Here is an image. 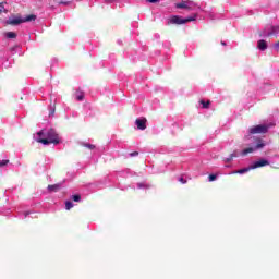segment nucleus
I'll return each mask as SVG.
<instances>
[{"mask_svg":"<svg viewBox=\"0 0 279 279\" xmlns=\"http://www.w3.org/2000/svg\"><path fill=\"white\" fill-rule=\"evenodd\" d=\"M37 143H41V145H58L60 144V136L56 132V130H41L37 133Z\"/></svg>","mask_w":279,"mask_h":279,"instance_id":"1","label":"nucleus"},{"mask_svg":"<svg viewBox=\"0 0 279 279\" xmlns=\"http://www.w3.org/2000/svg\"><path fill=\"white\" fill-rule=\"evenodd\" d=\"M197 14L183 19L179 15H172L168 19L167 25H184L191 23V21H196Z\"/></svg>","mask_w":279,"mask_h":279,"instance_id":"2","label":"nucleus"},{"mask_svg":"<svg viewBox=\"0 0 279 279\" xmlns=\"http://www.w3.org/2000/svg\"><path fill=\"white\" fill-rule=\"evenodd\" d=\"M32 21H36V15L31 14V15H27L26 17L15 16V17L9 19L7 21V25H21V23H29Z\"/></svg>","mask_w":279,"mask_h":279,"instance_id":"3","label":"nucleus"},{"mask_svg":"<svg viewBox=\"0 0 279 279\" xmlns=\"http://www.w3.org/2000/svg\"><path fill=\"white\" fill-rule=\"evenodd\" d=\"M263 147H265V141H263L262 138H256L254 146L242 150V156H247V154H254V151H258V149H263Z\"/></svg>","mask_w":279,"mask_h":279,"instance_id":"4","label":"nucleus"},{"mask_svg":"<svg viewBox=\"0 0 279 279\" xmlns=\"http://www.w3.org/2000/svg\"><path fill=\"white\" fill-rule=\"evenodd\" d=\"M175 8H178L179 10H189V11L199 9V7L191 0L181 1V2L177 3Z\"/></svg>","mask_w":279,"mask_h":279,"instance_id":"5","label":"nucleus"},{"mask_svg":"<svg viewBox=\"0 0 279 279\" xmlns=\"http://www.w3.org/2000/svg\"><path fill=\"white\" fill-rule=\"evenodd\" d=\"M269 128H271L269 124H259L251 128L248 132L250 134H267V132H269Z\"/></svg>","mask_w":279,"mask_h":279,"instance_id":"6","label":"nucleus"},{"mask_svg":"<svg viewBox=\"0 0 279 279\" xmlns=\"http://www.w3.org/2000/svg\"><path fill=\"white\" fill-rule=\"evenodd\" d=\"M269 166V161L266 159H259L255 161L252 166L251 169H260V167H267Z\"/></svg>","mask_w":279,"mask_h":279,"instance_id":"7","label":"nucleus"},{"mask_svg":"<svg viewBox=\"0 0 279 279\" xmlns=\"http://www.w3.org/2000/svg\"><path fill=\"white\" fill-rule=\"evenodd\" d=\"M135 125L137 126V130H146L147 129V119H145V118L136 119Z\"/></svg>","mask_w":279,"mask_h":279,"instance_id":"8","label":"nucleus"},{"mask_svg":"<svg viewBox=\"0 0 279 279\" xmlns=\"http://www.w3.org/2000/svg\"><path fill=\"white\" fill-rule=\"evenodd\" d=\"M61 189H62V183L48 185V191H50V193H56V192L60 191Z\"/></svg>","mask_w":279,"mask_h":279,"instance_id":"9","label":"nucleus"},{"mask_svg":"<svg viewBox=\"0 0 279 279\" xmlns=\"http://www.w3.org/2000/svg\"><path fill=\"white\" fill-rule=\"evenodd\" d=\"M257 49H259V51H265V49H267V41H265V39L258 40Z\"/></svg>","mask_w":279,"mask_h":279,"instance_id":"10","label":"nucleus"},{"mask_svg":"<svg viewBox=\"0 0 279 279\" xmlns=\"http://www.w3.org/2000/svg\"><path fill=\"white\" fill-rule=\"evenodd\" d=\"M252 166H250L248 168H243V169H240L238 171H233L231 173H239L240 175H243V173H247V171H252Z\"/></svg>","mask_w":279,"mask_h":279,"instance_id":"11","label":"nucleus"},{"mask_svg":"<svg viewBox=\"0 0 279 279\" xmlns=\"http://www.w3.org/2000/svg\"><path fill=\"white\" fill-rule=\"evenodd\" d=\"M75 97H76L77 101H83L84 100V92L77 90L75 93Z\"/></svg>","mask_w":279,"mask_h":279,"instance_id":"12","label":"nucleus"},{"mask_svg":"<svg viewBox=\"0 0 279 279\" xmlns=\"http://www.w3.org/2000/svg\"><path fill=\"white\" fill-rule=\"evenodd\" d=\"M271 29L272 31L270 33H268V36H271V34H278L279 33V26H272Z\"/></svg>","mask_w":279,"mask_h":279,"instance_id":"13","label":"nucleus"},{"mask_svg":"<svg viewBox=\"0 0 279 279\" xmlns=\"http://www.w3.org/2000/svg\"><path fill=\"white\" fill-rule=\"evenodd\" d=\"M236 158V151H234L233 154H231L227 159L226 162H232V159Z\"/></svg>","mask_w":279,"mask_h":279,"instance_id":"14","label":"nucleus"},{"mask_svg":"<svg viewBox=\"0 0 279 279\" xmlns=\"http://www.w3.org/2000/svg\"><path fill=\"white\" fill-rule=\"evenodd\" d=\"M71 199H73V202H81L82 196H80V194H75V195H72Z\"/></svg>","mask_w":279,"mask_h":279,"instance_id":"15","label":"nucleus"},{"mask_svg":"<svg viewBox=\"0 0 279 279\" xmlns=\"http://www.w3.org/2000/svg\"><path fill=\"white\" fill-rule=\"evenodd\" d=\"M5 36H7L8 38H16V33H14V32H8V33H5Z\"/></svg>","mask_w":279,"mask_h":279,"instance_id":"16","label":"nucleus"},{"mask_svg":"<svg viewBox=\"0 0 279 279\" xmlns=\"http://www.w3.org/2000/svg\"><path fill=\"white\" fill-rule=\"evenodd\" d=\"M71 208H73V203H71L70 201L65 202V210H71Z\"/></svg>","mask_w":279,"mask_h":279,"instance_id":"17","label":"nucleus"},{"mask_svg":"<svg viewBox=\"0 0 279 279\" xmlns=\"http://www.w3.org/2000/svg\"><path fill=\"white\" fill-rule=\"evenodd\" d=\"M7 165H10V160L8 159L0 160V167H7Z\"/></svg>","mask_w":279,"mask_h":279,"instance_id":"18","label":"nucleus"},{"mask_svg":"<svg viewBox=\"0 0 279 279\" xmlns=\"http://www.w3.org/2000/svg\"><path fill=\"white\" fill-rule=\"evenodd\" d=\"M201 104H202L203 108H209V106H210V101L201 100Z\"/></svg>","mask_w":279,"mask_h":279,"instance_id":"19","label":"nucleus"},{"mask_svg":"<svg viewBox=\"0 0 279 279\" xmlns=\"http://www.w3.org/2000/svg\"><path fill=\"white\" fill-rule=\"evenodd\" d=\"M208 180L209 182H215V180H217V174H209Z\"/></svg>","mask_w":279,"mask_h":279,"instance_id":"20","label":"nucleus"},{"mask_svg":"<svg viewBox=\"0 0 279 279\" xmlns=\"http://www.w3.org/2000/svg\"><path fill=\"white\" fill-rule=\"evenodd\" d=\"M4 12L5 14H8V10H5V7H3L2 4H0V14Z\"/></svg>","mask_w":279,"mask_h":279,"instance_id":"21","label":"nucleus"},{"mask_svg":"<svg viewBox=\"0 0 279 279\" xmlns=\"http://www.w3.org/2000/svg\"><path fill=\"white\" fill-rule=\"evenodd\" d=\"M85 147H87V149H95V145L93 144H85Z\"/></svg>","mask_w":279,"mask_h":279,"instance_id":"22","label":"nucleus"},{"mask_svg":"<svg viewBox=\"0 0 279 279\" xmlns=\"http://www.w3.org/2000/svg\"><path fill=\"white\" fill-rule=\"evenodd\" d=\"M131 158H134V156H138V151H133L130 154Z\"/></svg>","mask_w":279,"mask_h":279,"instance_id":"23","label":"nucleus"},{"mask_svg":"<svg viewBox=\"0 0 279 279\" xmlns=\"http://www.w3.org/2000/svg\"><path fill=\"white\" fill-rule=\"evenodd\" d=\"M274 48L276 49V51H279V41L274 45Z\"/></svg>","mask_w":279,"mask_h":279,"instance_id":"24","label":"nucleus"},{"mask_svg":"<svg viewBox=\"0 0 279 279\" xmlns=\"http://www.w3.org/2000/svg\"><path fill=\"white\" fill-rule=\"evenodd\" d=\"M179 182H181V184H186V180H184V178H180Z\"/></svg>","mask_w":279,"mask_h":279,"instance_id":"25","label":"nucleus"},{"mask_svg":"<svg viewBox=\"0 0 279 279\" xmlns=\"http://www.w3.org/2000/svg\"><path fill=\"white\" fill-rule=\"evenodd\" d=\"M148 3H158L160 0H146Z\"/></svg>","mask_w":279,"mask_h":279,"instance_id":"26","label":"nucleus"},{"mask_svg":"<svg viewBox=\"0 0 279 279\" xmlns=\"http://www.w3.org/2000/svg\"><path fill=\"white\" fill-rule=\"evenodd\" d=\"M29 215V211L24 213V217L26 218Z\"/></svg>","mask_w":279,"mask_h":279,"instance_id":"27","label":"nucleus"},{"mask_svg":"<svg viewBox=\"0 0 279 279\" xmlns=\"http://www.w3.org/2000/svg\"><path fill=\"white\" fill-rule=\"evenodd\" d=\"M221 45L226 46V41H221Z\"/></svg>","mask_w":279,"mask_h":279,"instance_id":"28","label":"nucleus"}]
</instances>
